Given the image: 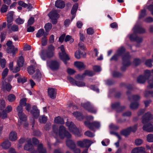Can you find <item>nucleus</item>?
I'll use <instances>...</instances> for the list:
<instances>
[{
    "mask_svg": "<svg viewBox=\"0 0 153 153\" xmlns=\"http://www.w3.org/2000/svg\"><path fill=\"white\" fill-rule=\"evenodd\" d=\"M57 127L54 125L53 126V131L56 134H58L60 138L61 139L64 138L65 137L67 138L66 141V143L68 147L71 149H73L76 147V145L74 142L72 140L70 139L71 137L70 134L65 130L64 126H62L59 127L58 133L56 131L57 130Z\"/></svg>",
    "mask_w": 153,
    "mask_h": 153,
    "instance_id": "f257e3e1",
    "label": "nucleus"
},
{
    "mask_svg": "<svg viewBox=\"0 0 153 153\" xmlns=\"http://www.w3.org/2000/svg\"><path fill=\"white\" fill-rule=\"evenodd\" d=\"M125 49L123 47H122L118 49L117 53L113 56L110 59L111 61L116 60L118 59L120 56H122L123 66L121 68V70L124 71L126 70V67L130 64V62L129 59L130 56L128 53L126 54H124L125 51Z\"/></svg>",
    "mask_w": 153,
    "mask_h": 153,
    "instance_id": "f03ea898",
    "label": "nucleus"
},
{
    "mask_svg": "<svg viewBox=\"0 0 153 153\" xmlns=\"http://www.w3.org/2000/svg\"><path fill=\"white\" fill-rule=\"evenodd\" d=\"M134 33L128 36L130 39L131 41L135 40L137 43L142 42L143 39L136 36L135 33H142L145 32V30L141 27L138 23L135 25L133 29Z\"/></svg>",
    "mask_w": 153,
    "mask_h": 153,
    "instance_id": "7ed1b4c3",
    "label": "nucleus"
},
{
    "mask_svg": "<svg viewBox=\"0 0 153 153\" xmlns=\"http://www.w3.org/2000/svg\"><path fill=\"white\" fill-rule=\"evenodd\" d=\"M54 50V47L52 45L48 47V50L43 51L40 55L41 57L43 60H45L47 58H50L53 56V51Z\"/></svg>",
    "mask_w": 153,
    "mask_h": 153,
    "instance_id": "20e7f679",
    "label": "nucleus"
},
{
    "mask_svg": "<svg viewBox=\"0 0 153 153\" xmlns=\"http://www.w3.org/2000/svg\"><path fill=\"white\" fill-rule=\"evenodd\" d=\"M65 124L70 131L73 133L74 135L78 136L81 135L80 131L76 128L73 123L71 122L67 121L66 123Z\"/></svg>",
    "mask_w": 153,
    "mask_h": 153,
    "instance_id": "39448f33",
    "label": "nucleus"
},
{
    "mask_svg": "<svg viewBox=\"0 0 153 153\" xmlns=\"http://www.w3.org/2000/svg\"><path fill=\"white\" fill-rule=\"evenodd\" d=\"M81 105L84 108L91 113L95 114L97 111V109L88 102L82 103Z\"/></svg>",
    "mask_w": 153,
    "mask_h": 153,
    "instance_id": "423d86ee",
    "label": "nucleus"
},
{
    "mask_svg": "<svg viewBox=\"0 0 153 153\" xmlns=\"http://www.w3.org/2000/svg\"><path fill=\"white\" fill-rule=\"evenodd\" d=\"M61 51V53H59V57L65 64H67V61L70 59V58L65 52L64 46L62 45L59 48Z\"/></svg>",
    "mask_w": 153,
    "mask_h": 153,
    "instance_id": "0eeeda50",
    "label": "nucleus"
},
{
    "mask_svg": "<svg viewBox=\"0 0 153 153\" xmlns=\"http://www.w3.org/2000/svg\"><path fill=\"white\" fill-rule=\"evenodd\" d=\"M47 66L53 70H56L59 69V63L56 61H48L47 62Z\"/></svg>",
    "mask_w": 153,
    "mask_h": 153,
    "instance_id": "6e6552de",
    "label": "nucleus"
},
{
    "mask_svg": "<svg viewBox=\"0 0 153 153\" xmlns=\"http://www.w3.org/2000/svg\"><path fill=\"white\" fill-rule=\"evenodd\" d=\"M49 18L52 20V22L53 24L57 23V20L59 17V16L55 10H53L50 12L48 14Z\"/></svg>",
    "mask_w": 153,
    "mask_h": 153,
    "instance_id": "1a4fd4ad",
    "label": "nucleus"
},
{
    "mask_svg": "<svg viewBox=\"0 0 153 153\" xmlns=\"http://www.w3.org/2000/svg\"><path fill=\"white\" fill-rule=\"evenodd\" d=\"M84 124L90 129L92 130H93L94 127L98 128L100 126V123L97 121H94L92 123H90L88 121H85L84 122Z\"/></svg>",
    "mask_w": 153,
    "mask_h": 153,
    "instance_id": "9d476101",
    "label": "nucleus"
},
{
    "mask_svg": "<svg viewBox=\"0 0 153 153\" xmlns=\"http://www.w3.org/2000/svg\"><path fill=\"white\" fill-rule=\"evenodd\" d=\"M23 108L20 106H18L17 111L18 112V115L20 121H25L27 119L26 115L22 112Z\"/></svg>",
    "mask_w": 153,
    "mask_h": 153,
    "instance_id": "9b49d317",
    "label": "nucleus"
},
{
    "mask_svg": "<svg viewBox=\"0 0 153 153\" xmlns=\"http://www.w3.org/2000/svg\"><path fill=\"white\" fill-rule=\"evenodd\" d=\"M49 96L52 99H55L56 97V90L53 88H49L48 90Z\"/></svg>",
    "mask_w": 153,
    "mask_h": 153,
    "instance_id": "f8f14e48",
    "label": "nucleus"
},
{
    "mask_svg": "<svg viewBox=\"0 0 153 153\" xmlns=\"http://www.w3.org/2000/svg\"><path fill=\"white\" fill-rule=\"evenodd\" d=\"M31 140L29 139L27 141V143L24 147V149L27 151H32L33 149V146L31 143Z\"/></svg>",
    "mask_w": 153,
    "mask_h": 153,
    "instance_id": "ddd939ff",
    "label": "nucleus"
},
{
    "mask_svg": "<svg viewBox=\"0 0 153 153\" xmlns=\"http://www.w3.org/2000/svg\"><path fill=\"white\" fill-rule=\"evenodd\" d=\"M31 153H47L46 149L44 148L42 145L39 144L37 147V150H33Z\"/></svg>",
    "mask_w": 153,
    "mask_h": 153,
    "instance_id": "4468645a",
    "label": "nucleus"
},
{
    "mask_svg": "<svg viewBox=\"0 0 153 153\" xmlns=\"http://www.w3.org/2000/svg\"><path fill=\"white\" fill-rule=\"evenodd\" d=\"M31 113L35 118H37L39 115V111L36 106H34L31 111Z\"/></svg>",
    "mask_w": 153,
    "mask_h": 153,
    "instance_id": "2eb2a0df",
    "label": "nucleus"
},
{
    "mask_svg": "<svg viewBox=\"0 0 153 153\" xmlns=\"http://www.w3.org/2000/svg\"><path fill=\"white\" fill-rule=\"evenodd\" d=\"M95 74L94 73L91 71L87 70L85 71V72L82 75H79L77 78L79 79L83 78L86 75L89 76H92Z\"/></svg>",
    "mask_w": 153,
    "mask_h": 153,
    "instance_id": "dca6fc26",
    "label": "nucleus"
},
{
    "mask_svg": "<svg viewBox=\"0 0 153 153\" xmlns=\"http://www.w3.org/2000/svg\"><path fill=\"white\" fill-rule=\"evenodd\" d=\"M9 140L11 141H15L18 139L17 133L14 131H12L10 132L9 135Z\"/></svg>",
    "mask_w": 153,
    "mask_h": 153,
    "instance_id": "f3484780",
    "label": "nucleus"
},
{
    "mask_svg": "<svg viewBox=\"0 0 153 153\" xmlns=\"http://www.w3.org/2000/svg\"><path fill=\"white\" fill-rule=\"evenodd\" d=\"M74 65L79 70H83L86 68V66L82 62H75L74 63Z\"/></svg>",
    "mask_w": 153,
    "mask_h": 153,
    "instance_id": "a211bd4d",
    "label": "nucleus"
},
{
    "mask_svg": "<svg viewBox=\"0 0 153 153\" xmlns=\"http://www.w3.org/2000/svg\"><path fill=\"white\" fill-rule=\"evenodd\" d=\"M2 148L4 149H7L11 146V143L8 140H5L1 144Z\"/></svg>",
    "mask_w": 153,
    "mask_h": 153,
    "instance_id": "6ab92c4d",
    "label": "nucleus"
},
{
    "mask_svg": "<svg viewBox=\"0 0 153 153\" xmlns=\"http://www.w3.org/2000/svg\"><path fill=\"white\" fill-rule=\"evenodd\" d=\"M48 34V33H45L44 32V30L42 29L39 30L36 34V37L37 38H39L42 36L43 37H46Z\"/></svg>",
    "mask_w": 153,
    "mask_h": 153,
    "instance_id": "aec40b11",
    "label": "nucleus"
},
{
    "mask_svg": "<svg viewBox=\"0 0 153 153\" xmlns=\"http://www.w3.org/2000/svg\"><path fill=\"white\" fill-rule=\"evenodd\" d=\"M42 77V75L39 69H37L36 73L34 75L32 76V78L34 79H36L38 81L40 80Z\"/></svg>",
    "mask_w": 153,
    "mask_h": 153,
    "instance_id": "412c9836",
    "label": "nucleus"
},
{
    "mask_svg": "<svg viewBox=\"0 0 153 153\" xmlns=\"http://www.w3.org/2000/svg\"><path fill=\"white\" fill-rule=\"evenodd\" d=\"M145 150V148L143 147H137L133 149L131 152V153H142Z\"/></svg>",
    "mask_w": 153,
    "mask_h": 153,
    "instance_id": "4be33fe9",
    "label": "nucleus"
},
{
    "mask_svg": "<svg viewBox=\"0 0 153 153\" xmlns=\"http://www.w3.org/2000/svg\"><path fill=\"white\" fill-rule=\"evenodd\" d=\"M73 115L79 120H81L84 118L82 114L78 111L74 112L73 113Z\"/></svg>",
    "mask_w": 153,
    "mask_h": 153,
    "instance_id": "5701e85b",
    "label": "nucleus"
},
{
    "mask_svg": "<svg viewBox=\"0 0 153 153\" xmlns=\"http://www.w3.org/2000/svg\"><path fill=\"white\" fill-rule=\"evenodd\" d=\"M65 5L64 2L62 0H57L55 2V6L58 8H62L64 7Z\"/></svg>",
    "mask_w": 153,
    "mask_h": 153,
    "instance_id": "b1692460",
    "label": "nucleus"
},
{
    "mask_svg": "<svg viewBox=\"0 0 153 153\" xmlns=\"http://www.w3.org/2000/svg\"><path fill=\"white\" fill-rule=\"evenodd\" d=\"M78 4L77 3H75L73 6L71 10V14L72 15V20L74 18L75 16V13L78 7Z\"/></svg>",
    "mask_w": 153,
    "mask_h": 153,
    "instance_id": "393cba45",
    "label": "nucleus"
},
{
    "mask_svg": "<svg viewBox=\"0 0 153 153\" xmlns=\"http://www.w3.org/2000/svg\"><path fill=\"white\" fill-rule=\"evenodd\" d=\"M85 55V52H81L79 51H76L75 54V57L77 59H79L82 57H84Z\"/></svg>",
    "mask_w": 153,
    "mask_h": 153,
    "instance_id": "a878e982",
    "label": "nucleus"
},
{
    "mask_svg": "<svg viewBox=\"0 0 153 153\" xmlns=\"http://www.w3.org/2000/svg\"><path fill=\"white\" fill-rule=\"evenodd\" d=\"M35 65H31L27 68V71L28 74L30 75H32L35 72Z\"/></svg>",
    "mask_w": 153,
    "mask_h": 153,
    "instance_id": "bb28decb",
    "label": "nucleus"
},
{
    "mask_svg": "<svg viewBox=\"0 0 153 153\" xmlns=\"http://www.w3.org/2000/svg\"><path fill=\"white\" fill-rule=\"evenodd\" d=\"M24 60L23 57L22 56L19 57L18 59L17 64L18 66L19 67H22L23 66Z\"/></svg>",
    "mask_w": 153,
    "mask_h": 153,
    "instance_id": "cd10ccee",
    "label": "nucleus"
},
{
    "mask_svg": "<svg viewBox=\"0 0 153 153\" xmlns=\"http://www.w3.org/2000/svg\"><path fill=\"white\" fill-rule=\"evenodd\" d=\"M120 103L119 102H116L112 103L111 104V108L114 109H117L118 108H121L123 109L124 108V107H121L120 106Z\"/></svg>",
    "mask_w": 153,
    "mask_h": 153,
    "instance_id": "c85d7f7f",
    "label": "nucleus"
},
{
    "mask_svg": "<svg viewBox=\"0 0 153 153\" xmlns=\"http://www.w3.org/2000/svg\"><path fill=\"white\" fill-rule=\"evenodd\" d=\"M54 122L57 124H63L64 123V121L62 118L59 116H58L55 118Z\"/></svg>",
    "mask_w": 153,
    "mask_h": 153,
    "instance_id": "c756f323",
    "label": "nucleus"
},
{
    "mask_svg": "<svg viewBox=\"0 0 153 153\" xmlns=\"http://www.w3.org/2000/svg\"><path fill=\"white\" fill-rule=\"evenodd\" d=\"M84 147L88 148L91 146V144L93 143L92 141L88 139L84 140Z\"/></svg>",
    "mask_w": 153,
    "mask_h": 153,
    "instance_id": "7c9ffc66",
    "label": "nucleus"
},
{
    "mask_svg": "<svg viewBox=\"0 0 153 153\" xmlns=\"http://www.w3.org/2000/svg\"><path fill=\"white\" fill-rule=\"evenodd\" d=\"M3 86L5 88L7 91H9L12 88L11 85L9 83H7L5 81L3 82Z\"/></svg>",
    "mask_w": 153,
    "mask_h": 153,
    "instance_id": "2f4dec72",
    "label": "nucleus"
},
{
    "mask_svg": "<svg viewBox=\"0 0 153 153\" xmlns=\"http://www.w3.org/2000/svg\"><path fill=\"white\" fill-rule=\"evenodd\" d=\"M146 79V77L144 76H140L137 78V82L140 83H143L145 82Z\"/></svg>",
    "mask_w": 153,
    "mask_h": 153,
    "instance_id": "473e14b6",
    "label": "nucleus"
},
{
    "mask_svg": "<svg viewBox=\"0 0 153 153\" xmlns=\"http://www.w3.org/2000/svg\"><path fill=\"white\" fill-rule=\"evenodd\" d=\"M131 133L128 128L125 130H123L121 132V134L126 137L129 135Z\"/></svg>",
    "mask_w": 153,
    "mask_h": 153,
    "instance_id": "72a5a7b5",
    "label": "nucleus"
},
{
    "mask_svg": "<svg viewBox=\"0 0 153 153\" xmlns=\"http://www.w3.org/2000/svg\"><path fill=\"white\" fill-rule=\"evenodd\" d=\"M146 140L149 143L153 142V134H150L146 136Z\"/></svg>",
    "mask_w": 153,
    "mask_h": 153,
    "instance_id": "f704fd0d",
    "label": "nucleus"
},
{
    "mask_svg": "<svg viewBox=\"0 0 153 153\" xmlns=\"http://www.w3.org/2000/svg\"><path fill=\"white\" fill-rule=\"evenodd\" d=\"M47 117L44 115L40 117L39 118V121L41 123H45L47 121Z\"/></svg>",
    "mask_w": 153,
    "mask_h": 153,
    "instance_id": "c9c22d12",
    "label": "nucleus"
},
{
    "mask_svg": "<svg viewBox=\"0 0 153 153\" xmlns=\"http://www.w3.org/2000/svg\"><path fill=\"white\" fill-rule=\"evenodd\" d=\"M139 104L137 102L131 103L130 105V107L132 109H137L139 106Z\"/></svg>",
    "mask_w": 153,
    "mask_h": 153,
    "instance_id": "e433bc0d",
    "label": "nucleus"
},
{
    "mask_svg": "<svg viewBox=\"0 0 153 153\" xmlns=\"http://www.w3.org/2000/svg\"><path fill=\"white\" fill-rule=\"evenodd\" d=\"M27 99L26 98H24L21 99L20 101L19 105L18 106H20L21 108H22V106H25L26 104V102Z\"/></svg>",
    "mask_w": 153,
    "mask_h": 153,
    "instance_id": "4c0bfd02",
    "label": "nucleus"
},
{
    "mask_svg": "<svg viewBox=\"0 0 153 153\" xmlns=\"http://www.w3.org/2000/svg\"><path fill=\"white\" fill-rule=\"evenodd\" d=\"M143 140L140 138L136 139L134 141L135 144L136 146H140L143 143Z\"/></svg>",
    "mask_w": 153,
    "mask_h": 153,
    "instance_id": "58836bf2",
    "label": "nucleus"
},
{
    "mask_svg": "<svg viewBox=\"0 0 153 153\" xmlns=\"http://www.w3.org/2000/svg\"><path fill=\"white\" fill-rule=\"evenodd\" d=\"M45 28L46 32H48L52 27V25L51 23H48L45 26Z\"/></svg>",
    "mask_w": 153,
    "mask_h": 153,
    "instance_id": "ea45409f",
    "label": "nucleus"
},
{
    "mask_svg": "<svg viewBox=\"0 0 153 153\" xmlns=\"http://www.w3.org/2000/svg\"><path fill=\"white\" fill-rule=\"evenodd\" d=\"M152 59H148L146 61L145 64L147 67H152L153 66L152 64Z\"/></svg>",
    "mask_w": 153,
    "mask_h": 153,
    "instance_id": "a19ab883",
    "label": "nucleus"
},
{
    "mask_svg": "<svg viewBox=\"0 0 153 153\" xmlns=\"http://www.w3.org/2000/svg\"><path fill=\"white\" fill-rule=\"evenodd\" d=\"M15 96L12 94H10L8 97V100L10 102H13L15 100Z\"/></svg>",
    "mask_w": 153,
    "mask_h": 153,
    "instance_id": "79ce46f5",
    "label": "nucleus"
},
{
    "mask_svg": "<svg viewBox=\"0 0 153 153\" xmlns=\"http://www.w3.org/2000/svg\"><path fill=\"white\" fill-rule=\"evenodd\" d=\"M85 135L90 137H92L95 136V134L90 131H87L85 132Z\"/></svg>",
    "mask_w": 153,
    "mask_h": 153,
    "instance_id": "37998d69",
    "label": "nucleus"
},
{
    "mask_svg": "<svg viewBox=\"0 0 153 153\" xmlns=\"http://www.w3.org/2000/svg\"><path fill=\"white\" fill-rule=\"evenodd\" d=\"M137 124H136L132 127H128L129 129L130 130L131 132H135L137 130Z\"/></svg>",
    "mask_w": 153,
    "mask_h": 153,
    "instance_id": "c03bdc74",
    "label": "nucleus"
},
{
    "mask_svg": "<svg viewBox=\"0 0 153 153\" xmlns=\"http://www.w3.org/2000/svg\"><path fill=\"white\" fill-rule=\"evenodd\" d=\"M5 107V101L4 100L1 99L0 101V110L3 109Z\"/></svg>",
    "mask_w": 153,
    "mask_h": 153,
    "instance_id": "a18cd8bd",
    "label": "nucleus"
},
{
    "mask_svg": "<svg viewBox=\"0 0 153 153\" xmlns=\"http://www.w3.org/2000/svg\"><path fill=\"white\" fill-rule=\"evenodd\" d=\"M75 85L79 87H82L85 86V83L82 81H76Z\"/></svg>",
    "mask_w": 153,
    "mask_h": 153,
    "instance_id": "49530a36",
    "label": "nucleus"
},
{
    "mask_svg": "<svg viewBox=\"0 0 153 153\" xmlns=\"http://www.w3.org/2000/svg\"><path fill=\"white\" fill-rule=\"evenodd\" d=\"M25 20L19 17L15 20V22L16 23L19 25L22 24L24 22Z\"/></svg>",
    "mask_w": 153,
    "mask_h": 153,
    "instance_id": "de8ad7c7",
    "label": "nucleus"
},
{
    "mask_svg": "<svg viewBox=\"0 0 153 153\" xmlns=\"http://www.w3.org/2000/svg\"><path fill=\"white\" fill-rule=\"evenodd\" d=\"M65 40L66 42L69 41L70 43H71L74 42V39L71 38V36L68 35L66 36Z\"/></svg>",
    "mask_w": 153,
    "mask_h": 153,
    "instance_id": "09e8293b",
    "label": "nucleus"
},
{
    "mask_svg": "<svg viewBox=\"0 0 153 153\" xmlns=\"http://www.w3.org/2000/svg\"><path fill=\"white\" fill-rule=\"evenodd\" d=\"M0 65L1 67L4 68L5 67L6 63V61L4 59H2L0 60Z\"/></svg>",
    "mask_w": 153,
    "mask_h": 153,
    "instance_id": "8fccbe9b",
    "label": "nucleus"
},
{
    "mask_svg": "<svg viewBox=\"0 0 153 153\" xmlns=\"http://www.w3.org/2000/svg\"><path fill=\"white\" fill-rule=\"evenodd\" d=\"M8 72V70L7 68H5L2 72V78H4L7 75Z\"/></svg>",
    "mask_w": 153,
    "mask_h": 153,
    "instance_id": "3c124183",
    "label": "nucleus"
},
{
    "mask_svg": "<svg viewBox=\"0 0 153 153\" xmlns=\"http://www.w3.org/2000/svg\"><path fill=\"white\" fill-rule=\"evenodd\" d=\"M17 81L19 83H23L26 82L27 79L25 77L22 78L21 77H19L17 79Z\"/></svg>",
    "mask_w": 153,
    "mask_h": 153,
    "instance_id": "603ef678",
    "label": "nucleus"
},
{
    "mask_svg": "<svg viewBox=\"0 0 153 153\" xmlns=\"http://www.w3.org/2000/svg\"><path fill=\"white\" fill-rule=\"evenodd\" d=\"M47 39L46 37H43L42 39V46L45 45L47 43Z\"/></svg>",
    "mask_w": 153,
    "mask_h": 153,
    "instance_id": "864d4df0",
    "label": "nucleus"
},
{
    "mask_svg": "<svg viewBox=\"0 0 153 153\" xmlns=\"http://www.w3.org/2000/svg\"><path fill=\"white\" fill-rule=\"evenodd\" d=\"M11 29L13 31L15 32L18 31L19 30L18 26L16 25H13L11 27Z\"/></svg>",
    "mask_w": 153,
    "mask_h": 153,
    "instance_id": "5fc2aeb1",
    "label": "nucleus"
},
{
    "mask_svg": "<svg viewBox=\"0 0 153 153\" xmlns=\"http://www.w3.org/2000/svg\"><path fill=\"white\" fill-rule=\"evenodd\" d=\"M14 46H12V48H9L8 47L7 48V52L9 53H12L14 54Z\"/></svg>",
    "mask_w": 153,
    "mask_h": 153,
    "instance_id": "6e6d98bb",
    "label": "nucleus"
},
{
    "mask_svg": "<svg viewBox=\"0 0 153 153\" xmlns=\"http://www.w3.org/2000/svg\"><path fill=\"white\" fill-rule=\"evenodd\" d=\"M7 9V7L5 5H3L1 7V10L2 13L6 12Z\"/></svg>",
    "mask_w": 153,
    "mask_h": 153,
    "instance_id": "4d7b16f0",
    "label": "nucleus"
},
{
    "mask_svg": "<svg viewBox=\"0 0 153 153\" xmlns=\"http://www.w3.org/2000/svg\"><path fill=\"white\" fill-rule=\"evenodd\" d=\"M77 145L80 147H84V140L82 141H78L77 142Z\"/></svg>",
    "mask_w": 153,
    "mask_h": 153,
    "instance_id": "13d9d810",
    "label": "nucleus"
},
{
    "mask_svg": "<svg viewBox=\"0 0 153 153\" xmlns=\"http://www.w3.org/2000/svg\"><path fill=\"white\" fill-rule=\"evenodd\" d=\"M109 127L110 128L113 130L117 129L119 128L118 126L115 125L113 124H110L109 126Z\"/></svg>",
    "mask_w": 153,
    "mask_h": 153,
    "instance_id": "bf43d9fd",
    "label": "nucleus"
},
{
    "mask_svg": "<svg viewBox=\"0 0 153 153\" xmlns=\"http://www.w3.org/2000/svg\"><path fill=\"white\" fill-rule=\"evenodd\" d=\"M34 22V19L33 17H31L29 19L27 23V25L29 26L32 25Z\"/></svg>",
    "mask_w": 153,
    "mask_h": 153,
    "instance_id": "052dcab7",
    "label": "nucleus"
},
{
    "mask_svg": "<svg viewBox=\"0 0 153 153\" xmlns=\"http://www.w3.org/2000/svg\"><path fill=\"white\" fill-rule=\"evenodd\" d=\"M146 14V11L145 10H142L140 14V15L139 16V18L140 19L144 16Z\"/></svg>",
    "mask_w": 153,
    "mask_h": 153,
    "instance_id": "680f3d73",
    "label": "nucleus"
},
{
    "mask_svg": "<svg viewBox=\"0 0 153 153\" xmlns=\"http://www.w3.org/2000/svg\"><path fill=\"white\" fill-rule=\"evenodd\" d=\"M87 33L89 35H92L94 33V30L92 28H89L87 29Z\"/></svg>",
    "mask_w": 153,
    "mask_h": 153,
    "instance_id": "e2e57ef3",
    "label": "nucleus"
},
{
    "mask_svg": "<svg viewBox=\"0 0 153 153\" xmlns=\"http://www.w3.org/2000/svg\"><path fill=\"white\" fill-rule=\"evenodd\" d=\"M12 109V108L10 105H8L7 107L4 110L7 113H9L11 112Z\"/></svg>",
    "mask_w": 153,
    "mask_h": 153,
    "instance_id": "0e129e2a",
    "label": "nucleus"
},
{
    "mask_svg": "<svg viewBox=\"0 0 153 153\" xmlns=\"http://www.w3.org/2000/svg\"><path fill=\"white\" fill-rule=\"evenodd\" d=\"M93 69L94 71L96 72H99L101 71V68L100 67L97 65H95L93 67Z\"/></svg>",
    "mask_w": 153,
    "mask_h": 153,
    "instance_id": "69168bd1",
    "label": "nucleus"
},
{
    "mask_svg": "<svg viewBox=\"0 0 153 153\" xmlns=\"http://www.w3.org/2000/svg\"><path fill=\"white\" fill-rule=\"evenodd\" d=\"M18 4L19 5L22 6L24 7H25L27 6V4L22 1H20L18 2Z\"/></svg>",
    "mask_w": 153,
    "mask_h": 153,
    "instance_id": "338daca9",
    "label": "nucleus"
},
{
    "mask_svg": "<svg viewBox=\"0 0 153 153\" xmlns=\"http://www.w3.org/2000/svg\"><path fill=\"white\" fill-rule=\"evenodd\" d=\"M148 83H149V85L148 86V88H153V79L149 81Z\"/></svg>",
    "mask_w": 153,
    "mask_h": 153,
    "instance_id": "774afa93",
    "label": "nucleus"
}]
</instances>
